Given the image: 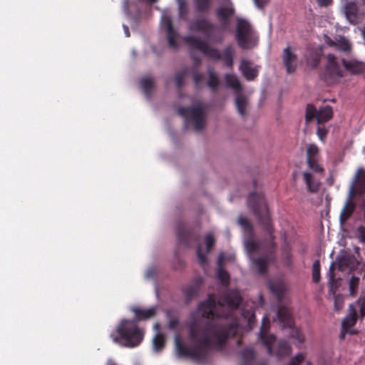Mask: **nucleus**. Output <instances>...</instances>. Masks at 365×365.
I'll return each mask as SVG.
<instances>
[{
  "label": "nucleus",
  "mask_w": 365,
  "mask_h": 365,
  "mask_svg": "<svg viewBox=\"0 0 365 365\" xmlns=\"http://www.w3.org/2000/svg\"><path fill=\"white\" fill-rule=\"evenodd\" d=\"M357 321V312L354 304H350L349 307V313L346 317L343 319L341 327L344 329L351 330Z\"/></svg>",
  "instance_id": "5701e85b"
},
{
  "label": "nucleus",
  "mask_w": 365,
  "mask_h": 365,
  "mask_svg": "<svg viewBox=\"0 0 365 365\" xmlns=\"http://www.w3.org/2000/svg\"><path fill=\"white\" fill-rule=\"evenodd\" d=\"M320 56L318 53H313L307 58V64L313 68L318 66Z\"/></svg>",
  "instance_id": "79ce46f5"
},
{
  "label": "nucleus",
  "mask_w": 365,
  "mask_h": 365,
  "mask_svg": "<svg viewBox=\"0 0 365 365\" xmlns=\"http://www.w3.org/2000/svg\"><path fill=\"white\" fill-rule=\"evenodd\" d=\"M208 76L207 86L211 88L212 91L215 93L220 86V81L212 69L208 70Z\"/></svg>",
  "instance_id": "7c9ffc66"
},
{
  "label": "nucleus",
  "mask_w": 365,
  "mask_h": 365,
  "mask_svg": "<svg viewBox=\"0 0 365 365\" xmlns=\"http://www.w3.org/2000/svg\"><path fill=\"white\" fill-rule=\"evenodd\" d=\"M306 364H307V365H312V362L309 361H307Z\"/></svg>",
  "instance_id": "0e129e2a"
},
{
  "label": "nucleus",
  "mask_w": 365,
  "mask_h": 365,
  "mask_svg": "<svg viewBox=\"0 0 365 365\" xmlns=\"http://www.w3.org/2000/svg\"><path fill=\"white\" fill-rule=\"evenodd\" d=\"M178 114L191 121L196 132L202 130L205 125L206 113L200 104L187 107H180Z\"/></svg>",
  "instance_id": "0eeeda50"
},
{
  "label": "nucleus",
  "mask_w": 365,
  "mask_h": 365,
  "mask_svg": "<svg viewBox=\"0 0 365 365\" xmlns=\"http://www.w3.org/2000/svg\"><path fill=\"white\" fill-rule=\"evenodd\" d=\"M359 284V278L353 276L349 280V293L350 295L354 297L356 294L358 286Z\"/></svg>",
  "instance_id": "ea45409f"
},
{
  "label": "nucleus",
  "mask_w": 365,
  "mask_h": 365,
  "mask_svg": "<svg viewBox=\"0 0 365 365\" xmlns=\"http://www.w3.org/2000/svg\"><path fill=\"white\" fill-rule=\"evenodd\" d=\"M305 359V356L302 353H299L292 357L287 365H300Z\"/></svg>",
  "instance_id": "c03bdc74"
},
{
  "label": "nucleus",
  "mask_w": 365,
  "mask_h": 365,
  "mask_svg": "<svg viewBox=\"0 0 365 365\" xmlns=\"http://www.w3.org/2000/svg\"><path fill=\"white\" fill-rule=\"evenodd\" d=\"M183 40L190 50L200 51L203 55L213 60H221L224 66L230 69L232 68L235 54V51L232 46H226L223 49L222 53H220L217 48L210 46L206 41L198 36L189 35L185 36Z\"/></svg>",
  "instance_id": "7ed1b4c3"
},
{
  "label": "nucleus",
  "mask_w": 365,
  "mask_h": 365,
  "mask_svg": "<svg viewBox=\"0 0 365 365\" xmlns=\"http://www.w3.org/2000/svg\"><path fill=\"white\" fill-rule=\"evenodd\" d=\"M244 365H248L255 358V351L252 347H247L240 352Z\"/></svg>",
  "instance_id": "2f4dec72"
},
{
  "label": "nucleus",
  "mask_w": 365,
  "mask_h": 365,
  "mask_svg": "<svg viewBox=\"0 0 365 365\" xmlns=\"http://www.w3.org/2000/svg\"><path fill=\"white\" fill-rule=\"evenodd\" d=\"M239 225L243 228L244 231L247 232L250 237H252L254 235V230L252 223L249 220L245 217H240L238 218Z\"/></svg>",
  "instance_id": "473e14b6"
},
{
  "label": "nucleus",
  "mask_w": 365,
  "mask_h": 365,
  "mask_svg": "<svg viewBox=\"0 0 365 365\" xmlns=\"http://www.w3.org/2000/svg\"><path fill=\"white\" fill-rule=\"evenodd\" d=\"M287 258L289 261H291V256L289 255H288Z\"/></svg>",
  "instance_id": "69168bd1"
},
{
  "label": "nucleus",
  "mask_w": 365,
  "mask_h": 365,
  "mask_svg": "<svg viewBox=\"0 0 365 365\" xmlns=\"http://www.w3.org/2000/svg\"><path fill=\"white\" fill-rule=\"evenodd\" d=\"M215 238H214V236L212 235V234L211 233H209V234H207L205 237V245H206V248H207V252H210L212 247H213L214 244H215Z\"/></svg>",
  "instance_id": "a18cd8bd"
},
{
  "label": "nucleus",
  "mask_w": 365,
  "mask_h": 365,
  "mask_svg": "<svg viewBox=\"0 0 365 365\" xmlns=\"http://www.w3.org/2000/svg\"><path fill=\"white\" fill-rule=\"evenodd\" d=\"M242 299L240 292L235 289L220 294L217 302L214 294H209L207 299L198 304L196 312L191 314L188 324L189 336L195 343L187 347L176 339L178 355L203 363L208 359L210 350L222 348L229 337L237 334L239 323L236 320L230 323L223 322L225 319H222L215 311L216 306L227 305L235 309Z\"/></svg>",
  "instance_id": "f257e3e1"
},
{
  "label": "nucleus",
  "mask_w": 365,
  "mask_h": 365,
  "mask_svg": "<svg viewBox=\"0 0 365 365\" xmlns=\"http://www.w3.org/2000/svg\"><path fill=\"white\" fill-rule=\"evenodd\" d=\"M245 248L249 254H253L257 252L259 250V246L257 242H256L252 237H250V239L247 240L245 242Z\"/></svg>",
  "instance_id": "58836bf2"
},
{
  "label": "nucleus",
  "mask_w": 365,
  "mask_h": 365,
  "mask_svg": "<svg viewBox=\"0 0 365 365\" xmlns=\"http://www.w3.org/2000/svg\"><path fill=\"white\" fill-rule=\"evenodd\" d=\"M165 339L163 334H158L153 339V349L155 351H160L165 346Z\"/></svg>",
  "instance_id": "f704fd0d"
},
{
  "label": "nucleus",
  "mask_w": 365,
  "mask_h": 365,
  "mask_svg": "<svg viewBox=\"0 0 365 365\" xmlns=\"http://www.w3.org/2000/svg\"><path fill=\"white\" fill-rule=\"evenodd\" d=\"M355 210V203L349 197L345 202L343 207L340 215L339 222L341 225H344L346 221L351 217Z\"/></svg>",
  "instance_id": "4be33fe9"
},
{
  "label": "nucleus",
  "mask_w": 365,
  "mask_h": 365,
  "mask_svg": "<svg viewBox=\"0 0 365 365\" xmlns=\"http://www.w3.org/2000/svg\"><path fill=\"white\" fill-rule=\"evenodd\" d=\"M225 82L226 86L233 89L235 91L236 94L242 93V88L241 83L235 75L230 73L225 74Z\"/></svg>",
  "instance_id": "a878e982"
},
{
  "label": "nucleus",
  "mask_w": 365,
  "mask_h": 365,
  "mask_svg": "<svg viewBox=\"0 0 365 365\" xmlns=\"http://www.w3.org/2000/svg\"><path fill=\"white\" fill-rule=\"evenodd\" d=\"M333 117V110L330 106L320 107L318 110L312 104H307L306 108L305 120L309 123L316 119L318 124L324 123Z\"/></svg>",
  "instance_id": "9d476101"
},
{
  "label": "nucleus",
  "mask_w": 365,
  "mask_h": 365,
  "mask_svg": "<svg viewBox=\"0 0 365 365\" xmlns=\"http://www.w3.org/2000/svg\"><path fill=\"white\" fill-rule=\"evenodd\" d=\"M132 311L135 314V320L123 319L115 331L110 334V338L114 342L120 343L123 341L124 345L128 347L138 346L143 339V331L138 327L136 321L149 319L156 314L155 307H133Z\"/></svg>",
  "instance_id": "f03ea898"
},
{
  "label": "nucleus",
  "mask_w": 365,
  "mask_h": 365,
  "mask_svg": "<svg viewBox=\"0 0 365 365\" xmlns=\"http://www.w3.org/2000/svg\"><path fill=\"white\" fill-rule=\"evenodd\" d=\"M328 130L324 126H319L317 130V133L321 140H324L327 135Z\"/></svg>",
  "instance_id": "8fccbe9b"
},
{
  "label": "nucleus",
  "mask_w": 365,
  "mask_h": 365,
  "mask_svg": "<svg viewBox=\"0 0 365 365\" xmlns=\"http://www.w3.org/2000/svg\"><path fill=\"white\" fill-rule=\"evenodd\" d=\"M344 306V300L341 296L336 295L334 297V307L337 311L341 310Z\"/></svg>",
  "instance_id": "3c124183"
},
{
  "label": "nucleus",
  "mask_w": 365,
  "mask_h": 365,
  "mask_svg": "<svg viewBox=\"0 0 365 365\" xmlns=\"http://www.w3.org/2000/svg\"><path fill=\"white\" fill-rule=\"evenodd\" d=\"M302 175L307 191L311 193L317 192L319 189L320 183L315 179L314 175L307 171L304 172Z\"/></svg>",
  "instance_id": "b1692460"
},
{
  "label": "nucleus",
  "mask_w": 365,
  "mask_h": 365,
  "mask_svg": "<svg viewBox=\"0 0 365 365\" xmlns=\"http://www.w3.org/2000/svg\"><path fill=\"white\" fill-rule=\"evenodd\" d=\"M356 237L360 242L365 243V226L360 225L357 227Z\"/></svg>",
  "instance_id": "de8ad7c7"
},
{
  "label": "nucleus",
  "mask_w": 365,
  "mask_h": 365,
  "mask_svg": "<svg viewBox=\"0 0 365 365\" xmlns=\"http://www.w3.org/2000/svg\"><path fill=\"white\" fill-rule=\"evenodd\" d=\"M337 48L344 52H349L351 49L350 42L345 38H341L337 43H336Z\"/></svg>",
  "instance_id": "37998d69"
},
{
  "label": "nucleus",
  "mask_w": 365,
  "mask_h": 365,
  "mask_svg": "<svg viewBox=\"0 0 365 365\" xmlns=\"http://www.w3.org/2000/svg\"><path fill=\"white\" fill-rule=\"evenodd\" d=\"M362 1H363V3H364V6H365V0H362Z\"/></svg>",
  "instance_id": "774afa93"
},
{
  "label": "nucleus",
  "mask_w": 365,
  "mask_h": 365,
  "mask_svg": "<svg viewBox=\"0 0 365 365\" xmlns=\"http://www.w3.org/2000/svg\"><path fill=\"white\" fill-rule=\"evenodd\" d=\"M162 24L167 33L168 46L171 48L177 49L178 48V44L176 41L178 33L173 28L171 18L167 16H163Z\"/></svg>",
  "instance_id": "dca6fc26"
},
{
  "label": "nucleus",
  "mask_w": 365,
  "mask_h": 365,
  "mask_svg": "<svg viewBox=\"0 0 365 365\" xmlns=\"http://www.w3.org/2000/svg\"><path fill=\"white\" fill-rule=\"evenodd\" d=\"M343 263H344V262H343V261H341V262H339V266H340V267H341V266H342Z\"/></svg>",
  "instance_id": "338daca9"
},
{
  "label": "nucleus",
  "mask_w": 365,
  "mask_h": 365,
  "mask_svg": "<svg viewBox=\"0 0 365 365\" xmlns=\"http://www.w3.org/2000/svg\"><path fill=\"white\" fill-rule=\"evenodd\" d=\"M240 70L247 81H254L258 76L257 67H252L251 63L247 60H242Z\"/></svg>",
  "instance_id": "412c9836"
},
{
  "label": "nucleus",
  "mask_w": 365,
  "mask_h": 365,
  "mask_svg": "<svg viewBox=\"0 0 365 365\" xmlns=\"http://www.w3.org/2000/svg\"><path fill=\"white\" fill-rule=\"evenodd\" d=\"M242 317L247 319L249 327L251 328L252 325L255 323V314L254 310L250 309H243L242 312Z\"/></svg>",
  "instance_id": "e433bc0d"
},
{
  "label": "nucleus",
  "mask_w": 365,
  "mask_h": 365,
  "mask_svg": "<svg viewBox=\"0 0 365 365\" xmlns=\"http://www.w3.org/2000/svg\"><path fill=\"white\" fill-rule=\"evenodd\" d=\"M217 278L223 286L227 287L230 284V274L223 267L217 268Z\"/></svg>",
  "instance_id": "c9c22d12"
},
{
  "label": "nucleus",
  "mask_w": 365,
  "mask_h": 365,
  "mask_svg": "<svg viewBox=\"0 0 365 365\" xmlns=\"http://www.w3.org/2000/svg\"><path fill=\"white\" fill-rule=\"evenodd\" d=\"M196 11L198 13H207L212 6V0H193Z\"/></svg>",
  "instance_id": "c756f323"
},
{
  "label": "nucleus",
  "mask_w": 365,
  "mask_h": 365,
  "mask_svg": "<svg viewBox=\"0 0 365 365\" xmlns=\"http://www.w3.org/2000/svg\"><path fill=\"white\" fill-rule=\"evenodd\" d=\"M178 321L177 319H172L170 322V327L174 328L178 324Z\"/></svg>",
  "instance_id": "680f3d73"
},
{
  "label": "nucleus",
  "mask_w": 365,
  "mask_h": 365,
  "mask_svg": "<svg viewBox=\"0 0 365 365\" xmlns=\"http://www.w3.org/2000/svg\"><path fill=\"white\" fill-rule=\"evenodd\" d=\"M177 237L178 242L186 247H189L192 241L198 242L199 240L197 235H194L190 229L182 224H179L178 226Z\"/></svg>",
  "instance_id": "2eb2a0df"
},
{
  "label": "nucleus",
  "mask_w": 365,
  "mask_h": 365,
  "mask_svg": "<svg viewBox=\"0 0 365 365\" xmlns=\"http://www.w3.org/2000/svg\"><path fill=\"white\" fill-rule=\"evenodd\" d=\"M344 14L347 20L352 24H358L362 16L357 4L354 2L346 3L344 6Z\"/></svg>",
  "instance_id": "a211bd4d"
},
{
  "label": "nucleus",
  "mask_w": 365,
  "mask_h": 365,
  "mask_svg": "<svg viewBox=\"0 0 365 365\" xmlns=\"http://www.w3.org/2000/svg\"><path fill=\"white\" fill-rule=\"evenodd\" d=\"M193 64L191 67V71H198L200 66L201 65V58L198 56H192Z\"/></svg>",
  "instance_id": "603ef678"
},
{
  "label": "nucleus",
  "mask_w": 365,
  "mask_h": 365,
  "mask_svg": "<svg viewBox=\"0 0 365 365\" xmlns=\"http://www.w3.org/2000/svg\"><path fill=\"white\" fill-rule=\"evenodd\" d=\"M189 72L188 68L185 67L182 71H178L175 73V81L176 87L180 90L184 85V80L185 76Z\"/></svg>",
  "instance_id": "72a5a7b5"
},
{
  "label": "nucleus",
  "mask_w": 365,
  "mask_h": 365,
  "mask_svg": "<svg viewBox=\"0 0 365 365\" xmlns=\"http://www.w3.org/2000/svg\"><path fill=\"white\" fill-rule=\"evenodd\" d=\"M351 190L355 194L363 195L365 193V170L363 168H359L357 170Z\"/></svg>",
  "instance_id": "aec40b11"
},
{
  "label": "nucleus",
  "mask_w": 365,
  "mask_h": 365,
  "mask_svg": "<svg viewBox=\"0 0 365 365\" xmlns=\"http://www.w3.org/2000/svg\"><path fill=\"white\" fill-rule=\"evenodd\" d=\"M282 60L287 73H293L297 68V56L287 46L283 50Z\"/></svg>",
  "instance_id": "f3484780"
},
{
  "label": "nucleus",
  "mask_w": 365,
  "mask_h": 365,
  "mask_svg": "<svg viewBox=\"0 0 365 365\" xmlns=\"http://www.w3.org/2000/svg\"><path fill=\"white\" fill-rule=\"evenodd\" d=\"M312 280L315 283H317L320 280V262H319V260H316L313 263Z\"/></svg>",
  "instance_id": "a19ab883"
},
{
  "label": "nucleus",
  "mask_w": 365,
  "mask_h": 365,
  "mask_svg": "<svg viewBox=\"0 0 365 365\" xmlns=\"http://www.w3.org/2000/svg\"><path fill=\"white\" fill-rule=\"evenodd\" d=\"M215 26L206 18H199L190 22L189 29L193 32H200L215 43H221L225 40L222 33L213 34Z\"/></svg>",
  "instance_id": "6e6552de"
},
{
  "label": "nucleus",
  "mask_w": 365,
  "mask_h": 365,
  "mask_svg": "<svg viewBox=\"0 0 365 365\" xmlns=\"http://www.w3.org/2000/svg\"><path fill=\"white\" fill-rule=\"evenodd\" d=\"M248 106L247 98L241 93H237L235 97V106L238 113L244 117L246 115V109Z\"/></svg>",
  "instance_id": "bb28decb"
},
{
  "label": "nucleus",
  "mask_w": 365,
  "mask_h": 365,
  "mask_svg": "<svg viewBox=\"0 0 365 365\" xmlns=\"http://www.w3.org/2000/svg\"><path fill=\"white\" fill-rule=\"evenodd\" d=\"M225 261V254L223 252H220L219 254L218 258H217V267L221 268L223 267V264Z\"/></svg>",
  "instance_id": "864d4df0"
},
{
  "label": "nucleus",
  "mask_w": 365,
  "mask_h": 365,
  "mask_svg": "<svg viewBox=\"0 0 365 365\" xmlns=\"http://www.w3.org/2000/svg\"><path fill=\"white\" fill-rule=\"evenodd\" d=\"M191 73L195 87L198 88L203 79V74L198 71H191Z\"/></svg>",
  "instance_id": "49530a36"
},
{
  "label": "nucleus",
  "mask_w": 365,
  "mask_h": 365,
  "mask_svg": "<svg viewBox=\"0 0 365 365\" xmlns=\"http://www.w3.org/2000/svg\"><path fill=\"white\" fill-rule=\"evenodd\" d=\"M140 1L145 2L146 4H153L157 2L158 0H139Z\"/></svg>",
  "instance_id": "e2e57ef3"
},
{
  "label": "nucleus",
  "mask_w": 365,
  "mask_h": 365,
  "mask_svg": "<svg viewBox=\"0 0 365 365\" xmlns=\"http://www.w3.org/2000/svg\"><path fill=\"white\" fill-rule=\"evenodd\" d=\"M268 1L269 0H255V4L259 9H262Z\"/></svg>",
  "instance_id": "6e6d98bb"
},
{
  "label": "nucleus",
  "mask_w": 365,
  "mask_h": 365,
  "mask_svg": "<svg viewBox=\"0 0 365 365\" xmlns=\"http://www.w3.org/2000/svg\"><path fill=\"white\" fill-rule=\"evenodd\" d=\"M277 317L283 328L290 329L289 336L295 339L298 345L302 344L305 341L303 333L294 326V319L289 309L284 305H279L277 310Z\"/></svg>",
  "instance_id": "1a4fd4ad"
},
{
  "label": "nucleus",
  "mask_w": 365,
  "mask_h": 365,
  "mask_svg": "<svg viewBox=\"0 0 365 365\" xmlns=\"http://www.w3.org/2000/svg\"><path fill=\"white\" fill-rule=\"evenodd\" d=\"M347 333H349L350 334H356V331H354V330H349L348 329H344L341 327V333H340V339H345V336H346V334Z\"/></svg>",
  "instance_id": "5fc2aeb1"
},
{
  "label": "nucleus",
  "mask_w": 365,
  "mask_h": 365,
  "mask_svg": "<svg viewBox=\"0 0 365 365\" xmlns=\"http://www.w3.org/2000/svg\"><path fill=\"white\" fill-rule=\"evenodd\" d=\"M197 256L198 258V261L201 265L203 266L207 262V257L205 254L202 253L200 246L197 247Z\"/></svg>",
  "instance_id": "09e8293b"
},
{
  "label": "nucleus",
  "mask_w": 365,
  "mask_h": 365,
  "mask_svg": "<svg viewBox=\"0 0 365 365\" xmlns=\"http://www.w3.org/2000/svg\"><path fill=\"white\" fill-rule=\"evenodd\" d=\"M268 329L269 322L266 324V318L264 317L259 332V339L262 343L266 346L268 354L269 356H275L279 359L290 355L292 353V347L285 340H280L278 342L277 349L275 351L273 350L272 345L276 341V336L274 334L267 335Z\"/></svg>",
  "instance_id": "39448f33"
},
{
  "label": "nucleus",
  "mask_w": 365,
  "mask_h": 365,
  "mask_svg": "<svg viewBox=\"0 0 365 365\" xmlns=\"http://www.w3.org/2000/svg\"><path fill=\"white\" fill-rule=\"evenodd\" d=\"M178 13L181 19H185L188 14V6L185 0H178Z\"/></svg>",
  "instance_id": "4c0bfd02"
},
{
  "label": "nucleus",
  "mask_w": 365,
  "mask_h": 365,
  "mask_svg": "<svg viewBox=\"0 0 365 365\" xmlns=\"http://www.w3.org/2000/svg\"><path fill=\"white\" fill-rule=\"evenodd\" d=\"M247 206L252 210L264 232L274 238L272 222L264 195L262 192H251L247 198Z\"/></svg>",
  "instance_id": "20e7f679"
},
{
  "label": "nucleus",
  "mask_w": 365,
  "mask_h": 365,
  "mask_svg": "<svg viewBox=\"0 0 365 365\" xmlns=\"http://www.w3.org/2000/svg\"><path fill=\"white\" fill-rule=\"evenodd\" d=\"M140 84L145 96L149 98L154 88L153 79L150 76L143 77L141 78Z\"/></svg>",
  "instance_id": "cd10ccee"
},
{
  "label": "nucleus",
  "mask_w": 365,
  "mask_h": 365,
  "mask_svg": "<svg viewBox=\"0 0 365 365\" xmlns=\"http://www.w3.org/2000/svg\"><path fill=\"white\" fill-rule=\"evenodd\" d=\"M123 27L124 32H125V34L126 37H130V34L128 26L125 25V24H123Z\"/></svg>",
  "instance_id": "052dcab7"
},
{
  "label": "nucleus",
  "mask_w": 365,
  "mask_h": 365,
  "mask_svg": "<svg viewBox=\"0 0 365 365\" xmlns=\"http://www.w3.org/2000/svg\"><path fill=\"white\" fill-rule=\"evenodd\" d=\"M269 287L271 292L277 297V300L279 302L282 301L287 292L286 285L282 282H270Z\"/></svg>",
  "instance_id": "393cba45"
},
{
  "label": "nucleus",
  "mask_w": 365,
  "mask_h": 365,
  "mask_svg": "<svg viewBox=\"0 0 365 365\" xmlns=\"http://www.w3.org/2000/svg\"><path fill=\"white\" fill-rule=\"evenodd\" d=\"M202 284V277H196L192 279V282L189 285L182 289V293L187 304H189L198 295L200 289Z\"/></svg>",
  "instance_id": "4468645a"
},
{
  "label": "nucleus",
  "mask_w": 365,
  "mask_h": 365,
  "mask_svg": "<svg viewBox=\"0 0 365 365\" xmlns=\"http://www.w3.org/2000/svg\"><path fill=\"white\" fill-rule=\"evenodd\" d=\"M324 76L326 79H329L331 83L344 76V73L341 70L336 58L334 54H329L327 56V64L325 68Z\"/></svg>",
  "instance_id": "ddd939ff"
},
{
  "label": "nucleus",
  "mask_w": 365,
  "mask_h": 365,
  "mask_svg": "<svg viewBox=\"0 0 365 365\" xmlns=\"http://www.w3.org/2000/svg\"><path fill=\"white\" fill-rule=\"evenodd\" d=\"M317 1L321 6H327L332 3V0H317Z\"/></svg>",
  "instance_id": "4d7b16f0"
},
{
  "label": "nucleus",
  "mask_w": 365,
  "mask_h": 365,
  "mask_svg": "<svg viewBox=\"0 0 365 365\" xmlns=\"http://www.w3.org/2000/svg\"><path fill=\"white\" fill-rule=\"evenodd\" d=\"M360 317L361 319L365 317V306L363 304L360 305Z\"/></svg>",
  "instance_id": "bf43d9fd"
},
{
  "label": "nucleus",
  "mask_w": 365,
  "mask_h": 365,
  "mask_svg": "<svg viewBox=\"0 0 365 365\" xmlns=\"http://www.w3.org/2000/svg\"><path fill=\"white\" fill-rule=\"evenodd\" d=\"M123 10L124 11L128 14L129 12H130V9H129V2H128V0H124V2H123Z\"/></svg>",
  "instance_id": "13d9d810"
},
{
  "label": "nucleus",
  "mask_w": 365,
  "mask_h": 365,
  "mask_svg": "<svg viewBox=\"0 0 365 365\" xmlns=\"http://www.w3.org/2000/svg\"><path fill=\"white\" fill-rule=\"evenodd\" d=\"M306 161L309 168L317 173H324V169L319 164V148L315 144H309L307 149Z\"/></svg>",
  "instance_id": "f8f14e48"
},
{
  "label": "nucleus",
  "mask_w": 365,
  "mask_h": 365,
  "mask_svg": "<svg viewBox=\"0 0 365 365\" xmlns=\"http://www.w3.org/2000/svg\"><path fill=\"white\" fill-rule=\"evenodd\" d=\"M235 37L238 46L242 49H249L254 47L257 41L252 26L243 19L237 20Z\"/></svg>",
  "instance_id": "423d86ee"
},
{
  "label": "nucleus",
  "mask_w": 365,
  "mask_h": 365,
  "mask_svg": "<svg viewBox=\"0 0 365 365\" xmlns=\"http://www.w3.org/2000/svg\"><path fill=\"white\" fill-rule=\"evenodd\" d=\"M341 63L345 70L353 75H359L365 71V63L356 59H341Z\"/></svg>",
  "instance_id": "6ab92c4d"
},
{
  "label": "nucleus",
  "mask_w": 365,
  "mask_h": 365,
  "mask_svg": "<svg viewBox=\"0 0 365 365\" xmlns=\"http://www.w3.org/2000/svg\"><path fill=\"white\" fill-rule=\"evenodd\" d=\"M225 4L217 8L215 15L220 23L221 28L225 30L230 24V19L235 13V9L231 0H224Z\"/></svg>",
  "instance_id": "9b49d317"
},
{
  "label": "nucleus",
  "mask_w": 365,
  "mask_h": 365,
  "mask_svg": "<svg viewBox=\"0 0 365 365\" xmlns=\"http://www.w3.org/2000/svg\"><path fill=\"white\" fill-rule=\"evenodd\" d=\"M254 265L257 268L258 272L261 274H264L267 272L268 265V257L267 256H262L258 258L252 259Z\"/></svg>",
  "instance_id": "c85d7f7f"
}]
</instances>
